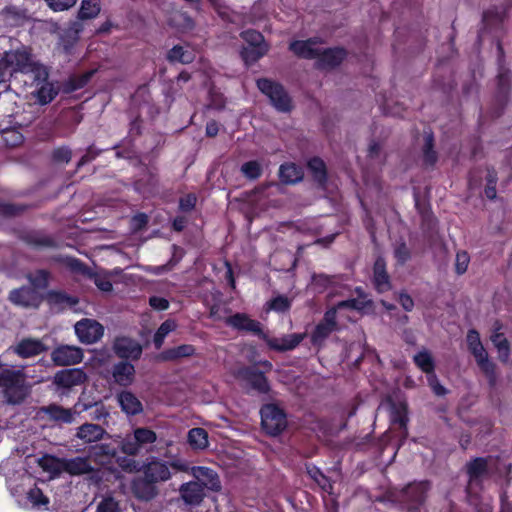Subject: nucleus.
Here are the masks:
<instances>
[{
    "mask_svg": "<svg viewBox=\"0 0 512 512\" xmlns=\"http://www.w3.org/2000/svg\"><path fill=\"white\" fill-rule=\"evenodd\" d=\"M487 470V461L484 459H475L468 466V474L470 477L469 490L472 489L474 482L483 476Z\"/></svg>",
    "mask_w": 512,
    "mask_h": 512,
    "instance_id": "obj_39",
    "label": "nucleus"
},
{
    "mask_svg": "<svg viewBox=\"0 0 512 512\" xmlns=\"http://www.w3.org/2000/svg\"><path fill=\"white\" fill-rule=\"evenodd\" d=\"M23 77L25 83L40 85L48 77L45 66L40 64L31 54L30 49L21 46L15 50L6 51L0 60V84L9 77Z\"/></svg>",
    "mask_w": 512,
    "mask_h": 512,
    "instance_id": "obj_2",
    "label": "nucleus"
},
{
    "mask_svg": "<svg viewBox=\"0 0 512 512\" xmlns=\"http://www.w3.org/2000/svg\"><path fill=\"white\" fill-rule=\"evenodd\" d=\"M114 456L115 450L105 444L95 446L91 453V457L100 465L108 464Z\"/></svg>",
    "mask_w": 512,
    "mask_h": 512,
    "instance_id": "obj_37",
    "label": "nucleus"
},
{
    "mask_svg": "<svg viewBox=\"0 0 512 512\" xmlns=\"http://www.w3.org/2000/svg\"><path fill=\"white\" fill-rule=\"evenodd\" d=\"M194 352L195 348L192 345L184 344L162 352L159 357L165 361L177 360L183 357L191 356L194 354Z\"/></svg>",
    "mask_w": 512,
    "mask_h": 512,
    "instance_id": "obj_35",
    "label": "nucleus"
},
{
    "mask_svg": "<svg viewBox=\"0 0 512 512\" xmlns=\"http://www.w3.org/2000/svg\"><path fill=\"white\" fill-rule=\"evenodd\" d=\"M261 423L268 434L277 435L285 429L287 420L279 407L267 404L261 409Z\"/></svg>",
    "mask_w": 512,
    "mask_h": 512,
    "instance_id": "obj_8",
    "label": "nucleus"
},
{
    "mask_svg": "<svg viewBox=\"0 0 512 512\" xmlns=\"http://www.w3.org/2000/svg\"><path fill=\"white\" fill-rule=\"evenodd\" d=\"M345 57V51L341 48L326 49L322 51L317 60V66L322 69H329L337 66Z\"/></svg>",
    "mask_w": 512,
    "mask_h": 512,
    "instance_id": "obj_24",
    "label": "nucleus"
},
{
    "mask_svg": "<svg viewBox=\"0 0 512 512\" xmlns=\"http://www.w3.org/2000/svg\"><path fill=\"white\" fill-rule=\"evenodd\" d=\"M322 47V43L317 38L306 41H293L289 46L290 50L298 57L316 60H318L320 56Z\"/></svg>",
    "mask_w": 512,
    "mask_h": 512,
    "instance_id": "obj_15",
    "label": "nucleus"
},
{
    "mask_svg": "<svg viewBox=\"0 0 512 512\" xmlns=\"http://www.w3.org/2000/svg\"><path fill=\"white\" fill-rule=\"evenodd\" d=\"M374 284L379 292L387 291L390 288L389 277L385 271V262L378 258L374 264Z\"/></svg>",
    "mask_w": 512,
    "mask_h": 512,
    "instance_id": "obj_30",
    "label": "nucleus"
},
{
    "mask_svg": "<svg viewBox=\"0 0 512 512\" xmlns=\"http://www.w3.org/2000/svg\"><path fill=\"white\" fill-rule=\"evenodd\" d=\"M48 302L53 308L64 309L73 307L77 303V300L62 292L52 291L48 294Z\"/></svg>",
    "mask_w": 512,
    "mask_h": 512,
    "instance_id": "obj_36",
    "label": "nucleus"
},
{
    "mask_svg": "<svg viewBox=\"0 0 512 512\" xmlns=\"http://www.w3.org/2000/svg\"><path fill=\"white\" fill-rule=\"evenodd\" d=\"M74 330L79 341L84 344L96 343L104 334V327L98 321L89 318L76 322Z\"/></svg>",
    "mask_w": 512,
    "mask_h": 512,
    "instance_id": "obj_10",
    "label": "nucleus"
},
{
    "mask_svg": "<svg viewBox=\"0 0 512 512\" xmlns=\"http://www.w3.org/2000/svg\"><path fill=\"white\" fill-rule=\"evenodd\" d=\"M9 298L15 305L23 307H37L40 303L39 294L34 288L15 289L11 291Z\"/></svg>",
    "mask_w": 512,
    "mask_h": 512,
    "instance_id": "obj_21",
    "label": "nucleus"
},
{
    "mask_svg": "<svg viewBox=\"0 0 512 512\" xmlns=\"http://www.w3.org/2000/svg\"><path fill=\"white\" fill-rule=\"evenodd\" d=\"M348 306V302H339L334 308L326 312L323 322L317 325L311 336L312 342L314 344L320 345L327 338V336L337 328V323L335 322V314L336 312L340 313L344 309H347Z\"/></svg>",
    "mask_w": 512,
    "mask_h": 512,
    "instance_id": "obj_11",
    "label": "nucleus"
},
{
    "mask_svg": "<svg viewBox=\"0 0 512 512\" xmlns=\"http://www.w3.org/2000/svg\"><path fill=\"white\" fill-rule=\"evenodd\" d=\"M156 433L148 428H137L133 432L132 437L125 438L122 443V451L129 455H136L148 444L156 441Z\"/></svg>",
    "mask_w": 512,
    "mask_h": 512,
    "instance_id": "obj_9",
    "label": "nucleus"
},
{
    "mask_svg": "<svg viewBox=\"0 0 512 512\" xmlns=\"http://www.w3.org/2000/svg\"><path fill=\"white\" fill-rule=\"evenodd\" d=\"M29 281L37 291V289H43L48 283V274L43 271H37L35 274L29 276Z\"/></svg>",
    "mask_w": 512,
    "mask_h": 512,
    "instance_id": "obj_51",
    "label": "nucleus"
},
{
    "mask_svg": "<svg viewBox=\"0 0 512 512\" xmlns=\"http://www.w3.org/2000/svg\"><path fill=\"white\" fill-rule=\"evenodd\" d=\"M94 404L95 403L92 402H78L74 406V409H65L58 405H50L47 407H43L40 412L47 415L51 420L61 423H72L75 420L76 414H79L82 411L90 409Z\"/></svg>",
    "mask_w": 512,
    "mask_h": 512,
    "instance_id": "obj_12",
    "label": "nucleus"
},
{
    "mask_svg": "<svg viewBox=\"0 0 512 512\" xmlns=\"http://www.w3.org/2000/svg\"><path fill=\"white\" fill-rule=\"evenodd\" d=\"M308 168L318 182H323L326 176L324 162L319 158H313L308 162Z\"/></svg>",
    "mask_w": 512,
    "mask_h": 512,
    "instance_id": "obj_47",
    "label": "nucleus"
},
{
    "mask_svg": "<svg viewBox=\"0 0 512 512\" xmlns=\"http://www.w3.org/2000/svg\"><path fill=\"white\" fill-rule=\"evenodd\" d=\"M94 283L97 288L103 292H110L112 290V283L107 276L96 275L94 277Z\"/></svg>",
    "mask_w": 512,
    "mask_h": 512,
    "instance_id": "obj_56",
    "label": "nucleus"
},
{
    "mask_svg": "<svg viewBox=\"0 0 512 512\" xmlns=\"http://www.w3.org/2000/svg\"><path fill=\"white\" fill-rule=\"evenodd\" d=\"M48 6L54 11H63L72 7L76 0H45Z\"/></svg>",
    "mask_w": 512,
    "mask_h": 512,
    "instance_id": "obj_54",
    "label": "nucleus"
},
{
    "mask_svg": "<svg viewBox=\"0 0 512 512\" xmlns=\"http://www.w3.org/2000/svg\"><path fill=\"white\" fill-rule=\"evenodd\" d=\"M0 387L4 389L7 401L12 404L20 403L29 392L23 373L9 367H0Z\"/></svg>",
    "mask_w": 512,
    "mask_h": 512,
    "instance_id": "obj_3",
    "label": "nucleus"
},
{
    "mask_svg": "<svg viewBox=\"0 0 512 512\" xmlns=\"http://www.w3.org/2000/svg\"><path fill=\"white\" fill-rule=\"evenodd\" d=\"M399 301L402 305V307L406 310V311H411L413 306H414V303H413V300L412 298L407 295V294H401L399 296Z\"/></svg>",
    "mask_w": 512,
    "mask_h": 512,
    "instance_id": "obj_61",
    "label": "nucleus"
},
{
    "mask_svg": "<svg viewBox=\"0 0 512 512\" xmlns=\"http://www.w3.org/2000/svg\"><path fill=\"white\" fill-rule=\"evenodd\" d=\"M391 420H392L393 424L399 425V427L402 429L401 435L403 437H406L407 436L406 424H407L408 418H407L406 405L404 403H401L398 407L392 408Z\"/></svg>",
    "mask_w": 512,
    "mask_h": 512,
    "instance_id": "obj_38",
    "label": "nucleus"
},
{
    "mask_svg": "<svg viewBox=\"0 0 512 512\" xmlns=\"http://www.w3.org/2000/svg\"><path fill=\"white\" fill-rule=\"evenodd\" d=\"M491 341L498 351V357L501 361L506 362L509 358V345L503 334L495 332L491 336Z\"/></svg>",
    "mask_w": 512,
    "mask_h": 512,
    "instance_id": "obj_40",
    "label": "nucleus"
},
{
    "mask_svg": "<svg viewBox=\"0 0 512 512\" xmlns=\"http://www.w3.org/2000/svg\"><path fill=\"white\" fill-rule=\"evenodd\" d=\"M279 176L284 183L294 184L303 178V171L293 163L283 164L279 170Z\"/></svg>",
    "mask_w": 512,
    "mask_h": 512,
    "instance_id": "obj_32",
    "label": "nucleus"
},
{
    "mask_svg": "<svg viewBox=\"0 0 512 512\" xmlns=\"http://www.w3.org/2000/svg\"><path fill=\"white\" fill-rule=\"evenodd\" d=\"M206 133L209 136H215L218 133V125L216 122H209L206 126Z\"/></svg>",
    "mask_w": 512,
    "mask_h": 512,
    "instance_id": "obj_63",
    "label": "nucleus"
},
{
    "mask_svg": "<svg viewBox=\"0 0 512 512\" xmlns=\"http://www.w3.org/2000/svg\"><path fill=\"white\" fill-rule=\"evenodd\" d=\"M267 310L284 312L290 308V300L284 296H277L267 304Z\"/></svg>",
    "mask_w": 512,
    "mask_h": 512,
    "instance_id": "obj_50",
    "label": "nucleus"
},
{
    "mask_svg": "<svg viewBox=\"0 0 512 512\" xmlns=\"http://www.w3.org/2000/svg\"><path fill=\"white\" fill-rule=\"evenodd\" d=\"M236 378L244 387H251L260 392H266L268 390V384L264 375L253 369L240 370Z\"/></svg>",
    "mask_w": 512,
    "mask_h": 512,
    "instance_id": "obj_19",
    "label": "nucleus"
},
{
    "mask_svg": "<svg viewBox=\"0 0 512 512\" xmlns=\"http://www.w3.org/2000/svg\"><path fill=\"white\" fill-rule=\"evenodd\" d=\"M428 384L436 395L442 396L446 393V389L439 383L434 373L427 376Z\"/></svg>",
    "mask_w": 512,
    "mask_h": 512,
    "instance_id": "obj_57",
    "label": "nucleus"
},
{
    "mask_svg": "<svg viewBox=\"0 0 512 512\" xmlns=\"http://www.w3.org/2000/svg\"><path fill=\"white\" fill-rule=\"evenodd\" d=\"M242 38L246 46L243 47L241 55L246 63H253L268 52L269 46L259 32L247 30L242 33Z\"/></svg>",
    "mask_w": 512,
    "mask_h": 512,
    "instance_id": "obj_7",
    "label": "nucleus"
},
{
    "mask_svg": "<svg viewBox=\"0 0 512 512\" xmlns=\"http://www.w3.org/2000/svg\"><path fill=\"white\" fill-rule=\"evenodd\" d=\"M100 11V6L97 0H83L79 11V16L82 19H89L95 17Z\"/></svg>",
    "mask_w": 512,
    "mask_h": 512,
    "instance_id": "obj_44",
    "label": "nucleus"
},
{
    "mask_svg": "<svg viewBox=\"0 0 512 512\" xmlns=\"http://www.w3.org/2000/svg\"><path fill=\"white\" fill-rule=\"evenodd\" d=\"M86 379L87 376L82 369H65L55 374L54 384L58 388L70 389L83 384Z\"/></svg>",
    "mask_w": 512,
    "mask_h": 512,
    "instance_id": "obj_16",
    "label": "nucleus"
},
{
    "mask_svg": "<svg viewBox=\"0 0 512 512\" xmlns=\"http://www.w3.org/2000/svg\"><path fill=\"white\" fill-rule=\"evenodd\" d=\"M149 303L156 310H166L169 306V303L165 298L156 296L151 297Z\"/></svg>",
    "mask_w": 512,
    "mask_h": 512,
    "instance_id": "obj_59",
    "label": "nucleus"
},
{
    "mask_svg": "<svg viewBox=\"0 0 512 512\" xmlns=\"http://www.w3.org/2000/svg\"><path fill=\"white\" fill-rule=\"evenodd\" d=\"M39 465L53 475L63 472V459H58L53 456L42 457L39 460Z\"/></svg>",
    "mask_w": 512,
    "mask_h": 512,
    "instance_id": "obj_41",
    "label": "nucleus"
},
{
    "mask_svg": "<svg viewBox=\"0 0 512 512\" xmlns=\"http://www.w3.org/2000/svg\"><path fill=\"white\" fill-rule=\"evenodd\" d=\"M182 499L191 505L199 504L204 496V489L198 482L183 484L180 488Z\"/></svg>",
    "mask_w": 512,
    "mask_h": 512,
    "instance_id": "obj_27",
    "label": "nucleus"
},
{
    "mask_svg": "<svg viewBox=\"0 0 512 512\" xmlns=\"http://www.w3.org/2000/svg\"><path fill=\"white\" fill-rule=\"evenodd\" d=\"M470 263V257L467 252L460 251L456 254L455 268L458 274H463L467 271Z\"/></svg>",
    "mask_w": 512,
    "mask_h": 512,
    "instance_id": "obj_52",
    "label": "nucleus"
},
{
    "mask_svg": "<svg viewBox=\"0 0 512 512\" xmlns=\"http://www.w3.org/2000/svg\"><path fill=\"white\" fill-rule=\"evenodd\" d=\"M196 204V197L192 194L186 195L180 200V208L184 211L191 210Z\"/></svg>",
    "mask_w": 512,
    "mask_h": 512,
    "instance_id": "obj_60",
    "label": "nucleus"
},
{
    "mask_svg": "<svg viewBox=\"0 0 512 512\" xmlns=\"http://www.w3.org/2000/svg\"><path fill=\"white\" fill-rule=\"evenodd\" d=\"M134 493L138 498L150 499L155 495V489L149 484H135Z\"/></svg>",
    "mask_w": 512,
    "mask_h": 512,
    "instance_id": "obj_53",
    "label": "nucleus"
},
{
    "mask_svg": "<svg viewBox=\"0 0 512 512\" xmlns=\"http://www.w3.org/2000/svg\"><path fill=\"white\" fill-rule=\"evenodd\" d=\"M261 337L267 342L271 349L276 351H287L294 349L304 338L303 334L293 333L279 338H270L261 333Z\"/></svg>",
    "mask_w": 512,
    "mask_h": 512,
    "instance_id": "obj_20",
    "label": "nucleus"
},
{
    "mask_svg": "<svg viewBox=\"0 0 512 512\" xmlns=\"http://www.w3.org/2000/svg\"><path fill=\"white\" fill-rule=\"evenodd\" d=\"M113 349L118 357L125 359L137 360L142 354L140 343L128 337L117 338Z\"/></svg>",
    "mask_w": 512,
    "mask_h": 512,
    "instance_id": "obj_17",
    "label": "nucleus"
},
{
    "mask_svg": "<svg viewBox=\"0 0 512 512\" xmlns=\"http://www.w3.org/2000/svg\"><path fill=\"white\" fill-rule=\"evenodd\" d=\"M111 355L106 350L95 351L92 358L89 360V365L92 369L100 372L102 367H106L110 362Z\"/></svg>",
    "mask_w": 512,
    "mask_h": 512,
    "instance_id": "obj_43",
    "label": "nucleus"
},
{
    "mask_svg": "<svg viewBox=\"0 0 512 512\" xmlns=\"http://www.w3.org/2000/svg\"><path fill=\"white\" fill-rule=\"evenodd\" d=\"M118 402L126 414L135 415L142 411V404L130 392H122L118 395Z\"/></svg>",
    "mask_w": 512,
    "mask_h": 512,
    "instance_id": "obj_29",
    "label": "nucleus"
},
{
    "mask_svg": "<svg viewBox=\"0 0 512 512\" xmlns=\"http://www.w3.org/2000/svg\"><path fill=\"white\" fill-rule=\"evenodd\" d=\"M242 173L249 179H256L261 175L262 168L259 162L249 161L242 165Z\"/></svg>",
    "mask_w": 512,
    "mask_h": 512,
    "instance_id": "obj_49",
    "label": "nucleus"
},
{
    "mask_svg": "<svg viewBox=\"0 0 512 512\" xmlns=\"http://www.w3.org/2000/svg\"><path fill=\"white\" fill-rule=\"evenodd\" d=\"M226 323L238 330H245L261 335V325L259 322L249 318L246 314L237 313L226 319Z\"/></svg>",
    "mask_w": 512,
    "mask_h": 512,
    "instance_id": "obj_23",
    "label": "nucleus"
},
{
    "mask_svg": "<svg viewBox=\"0 0 512 512\" xmlns=\"http://www.w3.org/2000/svg\"><path fill=\"white\" fill-rule=\"evenodd\" d=\"M395 258L400 262L404 263L409 258V250L404 243L399 244L394 251Z\"/></svg>",
    "mask_w": 512,
    "mask_h": 512,
    "instance_id": "obj_58",
    "label": "nucleus"
},
{
    "mask_svg": "<svg viewBox=\"0 0 512 512\" xmlns=\"http://www.w3.org/2000/svg\"><path fill=\"white\" fill-rule=\"evenodd\" d=\"M257 86L259 90L270 99V102L275 109L281 112H288L291 110V98L280 84L269 79H259L257 81Z\"/></svg>",
    "mask_w": 512,
    "mask_h": 512,
    "instance_id": "obj_6",
    "label": "nucleus"
},
{
    "mask_svg": "<svg viewBox=\"0 0 512 512\" xmlns=\"http://www.w3.org/2000/svg\"><path fill=\"white\" fill-rule=\"evenodd\" d=\"M425 159L428 163H434L436 156L435 153L431 150V139L427 138V149L425 151Z\"/></svg>",
    "mask_w": 512,
    "mask_h": 512,
    "instance_id": "obj_62",
    "label": "nucleus"
},
{
    "mask_svg": "<svg viewBox=\"0 0 512 512\" xmlns=\"http://www.w3.org/2000/svg\"><path fill=\"white\" fill-rule=\"evenodd\" d=\"M308 474L310 477L326 492L332 493V485L328 479L317 468H309Z\"/></svg>",
    "mask_w": 512,
    "mask_h": 512,
    "instance_id": "obj_48",
    "label": "nucleus"
},
{
    "mask_svg": "<svg viewBox=\"0 0 512 512\" xmlns=\"http://www.w3.org/2000/svg\"><path fill=\"white\" fill-rule=\"evenodd\" d=\"M171 61H178L181 63H189L193 61V53L181 46L173 47L168 55Z\"/></svg>",
    "mask_w": 512,
    "mask_h": 512,
    "instance_id": "obj_45",
    "label": "nucleus"
},
{
    "mask_svg": "<svg viewBox=\"0 0 512 512\" xmlns=\"http://www.w3.org/2000/svg\"><path fill=\"white\" fill-rule=\"evenodd\" d=\"M104 434L105 431L101 426L92 423H86L78 428L76 436L84 443H92L102 439Z\"/></svg>",
    "mask_w": 512,
    "mask_h": 512,
    "instance_id": "obj_28",
    "label": "nucleus"
},
{
    "mask_svg": "<svg viewBox=\"0 0 512 512\" xmlns=\"http://www.w3.org/2000/svg\"><path fill=\"white\" fill-rule=\"evenodd\" d=\"M94 512H124L125 504L119 501L111 492L99 493L93 500Z\"/></svg>",
    "mask_w": 512,
    "mask_h": 512,
    "instance_id": "obj_18",
    "label": "nucleus"
},
{
    "mask_svg": "<svg viewBox=\"0 0 512 512\" xmlns=\"http://www.w3.org/2000/svg\"><path fill=\"white\" fill-rule=\"evenodd\" d=\"M192 476L196 479L202 488H208L210 490H218L220 488V482L217 474L210 468L207 467H192L190 469Z\"/></svg>",
    "mask_w": 512,
    "mask_h": 512,
    "instance_id": "obj_22",
    "label": "nucleus"
},
{
    "mask_svg": "<svg viewBox=\"0 0 512 512\" xmlns=\"http://www.w3.org/2000/svg\"><path fill=\"white\" fill-rule=\"evenodd\" d=\"M135 368L131 363L120 362L113 368V378L121 386H128L134 380Z\"/></svg>",
    "mask_w": 512,
    "mask_h": 512,
    "instance_id": "obj_25",
    "label": "nucleus"
},
{
    "mask_svg": "<svg viewBox=\"0 0 512 512\" xmlns=\"http://www.w3.org/2000/svg\"><path fill=\"white\" fill-rule=\"evenodd\" d=\"M413 361L416 366L428 375L434 373L435 362L430 351L421 349L413 356Z\"/></svg>",
    "mask_w": 512,
    "mask_h": 512,
    "instance_id": "obj_31",
    "label": "nucleus"
},
{
    "mask_svg": "<svg viewBox=\"0 0 512 512\" xmlns=\"http://www.w3.org/2000/svg\"><path fill=\"white\" fill-rule=\"evenodd\" d=\"M188 443L196 450H203L208 447V434L202 428H193L188 432Z\"/></svg>",
    "mask_w": 512,
    "mask_h": 512,
    "instance_id": "obj_34",
    "label": "nucleus"
},
{
    "mask_svg": "<svg viewBox=\"0 0 512 512\" xmlns=\"http://www.w3.org/2000/svg\"><path fill=\"white\" fill-rule=\"evenodd\" d=\"M0 470L6 478L8 489L20 505L37 510L48 509V498L38 487H30L32 478L25 472L21 461L8 458L1 463Z\"/></svg>",
    "mask_w": 512,
    "mask_h": 512,
    "instance_id": "obj_1",
    "label": "nucleus"
},
{
    "mask_svg": "<svg viewBox=\"0 0 512 512\" xmlns=\"http://www.w3.org/2000/svg\"><path fill=\"white\" fill-rule=\"evenodd\" d=\"M188 471L189 466L186 462L182 460H174L170 464L167 462L157 459L151 458L144 466L143 473L146 481L149 484L159 483L167 481L172 476V471Z\"/></svg>",
    "mask_w": 512,
    "mask_h": 512,
    "instance_id": "obj_4",
    "label": "nucleus"
},
{
    "mask_svg": "<svg viewBox=\"0 0 512 512\" xmlns=\"http://www.w3.org/2000/svg\"><path fill=\"white\" fill-rule=\"evenodd\" d=\"M4 140L9 146H16L22 143L23 136L15 130H9L4 133Z\"/></svg>",
    "mask_w": 512,
    "mask_h": 512,
    "instance_id": "obj_55",
    "label": "nucleus"
},
{
    "mask_svg": "<svg viewBox=\"0 0 512 512\" xmlns=\"http://www.w3.org/2000/svg\"><path fill=\"white\" fill-rule=\"evenodd\" d=\"M356 292L358 294V298L345 300L344 302H348L349 306L347 309H344L340 313L336 312L335 320H338L339 322L344 320L352 321L354 320L355 312L366 313L370 311L372 307V301L367 297V295L363 293L361 289L357 288ZM335 322L337 323V321Z\"/></svg>",
    "mask_w": 512,
    "mask_h": 512,
    "instance_id": "obj_13",
    "label": "nucleus"
},
{
    "mask_svg": "<svg viewBox=\"0 0 512 512\" xmlns=\"http://www.w3.org/2000/svg\"><path fill=\"white\" fill-rule=\"evenodd\" d=\"M177 325L173 320H166L161 324L154 335V344L156 348H160L164 342L165 337L176 329Z\"/></svg>",
    "mask_w": 512,
    "mask_h": 512,
    "instance_id": "obj_42",
    "label": "nucleus"
},
{
    "mask_svg": "<svg viewBox=\"0 0 512 512\" xmlns=\"http://www.w3.org/2000/svg\"><path fill=\"white\" fill-rule=\"evenodd\" d=\"M57 88L51 83H44L37 90V98L41 104L49 103L57 95Z\"/></svg>",
    "mask_w": 512,
    "mask_h": 512,
    "instance_id": "obj_46",
    "label": "nucleus"
},
{
    "mask_svg": "<svg viewBox=\"0 0 512 512\" xmlns=\"http://www.w3.org/2000/svg\"><path fill=\"white\" fill-rule=\"evenodd\" d=\"M467 346L473 354L478 366L490 379L491 382L495 380V366L489 360L488 354L480 340L479 333L475 330H470L466 337Z\"/></svg>",
    "mask_w": 512,
    "mask_h": 512,
    "instance_id": "obj_5",
    "label": "nucleus"
},
{
    "mask_svg": "<svg viewBox=\"0 0 512 512\" xmlns=\"http://www.w3.org/2000/svg\"><path fill=\"white\" fill-rule=\"evenodd\" d=\"M93 470L89 460L83 457L63 459V471L71 475H82Z\"/></svg>",
    "mask_w": 512,
    "mask_h": 512,
    "instance_id": "obj_26",
    "label": "nucleus"
},
{
    "mask_svg": "<svg viewBox=\"0 0 512 512\" xmlns=\"http://www.w3.org/2000/svg\"><path fill=\"white\" fill-rule=\"evenodd\" d=\"M44 350V345L34 339H26L18 344L16 352L22 357H31L38 355Z\"/></svg>",
    "mask_w": 512,
    "mask_h": 512,
    "instance_id": "obj_33",
    "label": "nucleus"
},
{
    "mask_svg": "<svg viewBox=\"0 0 512 512\" xmlns=\"http://www.w3.org/2000/svg\"><path fill=\"white\" fill-rule=\"evenodd\" d=\"M51 357L57 365H74L82 361L83 351L81 348L76 346L62 345L52 352Z\"/></svg>",
    "mask_w": 512,
    "mask_h": 512,
    "instance_id": "obj_14",
    "label": "nucleus"
},
{
    "mask_svg": "<svg viewBox=\"0 0 512 512\" xmlns=\"http://www.w3.org/2000/svg\"><path fill=\"white\" fill-rule=\"evenodd\" d=\"M485 195L487 198L489 199H494L496 197V189L494 186L492 185H489L486 189H485Z\"/></svg>",
    "mask_w": 512,
    "mask_h": 512,
    "instance_id": "obj_64",
    "label": "nucleus"
}]
</instances>
